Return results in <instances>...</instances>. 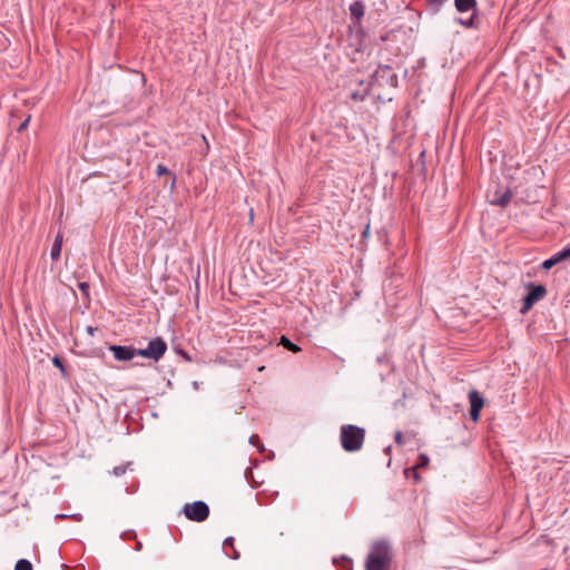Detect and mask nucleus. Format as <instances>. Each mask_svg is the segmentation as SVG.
I'll return each mask as SVG.
<instances>
[{"label":"nucleus","instance_id":"f257e3e1","mask_svg":"<svg viewBox=\"0 0 570 570\" xmlns=\"http://www.w3.org/2000/svg\"><path fill=\"white\" fill-rule=\"evenodd\" d=\"M392 550L385 541L374 542L368 551L365 570H390L392 563Z\"/></svg>","mask_w":570,"mask_h":570},{"label":"nucleus","instance_id":"f03ea898","mask_svg":"<svg viewBox=\"0 0 570 570\" xmlns=\"http://www.w3.org/2000/svg\"><path fill=\"white\" fill-rule=\"evenodd\" d=\"M340 440L342 448L346 452L360 451L365 440V430L353 424L342 425Z\"/></svg>","mask_w":570,"mask_h":570},{"label":"nucleus","instance_id":"7ed1b4c3","mask_svg":"<svg viewBox=\"0 0 570 570\" xmlns=\"http://www.w3.org/2000/svg\"><path fill=\"white\" fill-rule=\"evenodd\" d=\"M184 514L191 521L203 522L209 515V508L203 501H195L193 503L185 504Z\"/></svg>","mask_w":570,"mask_h":570},{"label":"nucleus","instance_id":"20e7f679","mask_svg":"<svg viewBox=\"0 0 570 570\" xmlns=\"http://www.w3.org/2000/svg\"><path fill=\"white\" fill-rule=\"evenodd\" d=\"M166 351H167L166 342L160 337H156L149 342V344L146 348L138 350V355L147 357V358H151L154 361H158L159 358L163 357V355L166 353Z\"/></svg>","mask_w":570,"mask_h":570},{"label":"nucleus","instance_id":"39448f33","mask_svg":"<svg viewBox=\"0 0 570 570\" xmlns=\"http://www.w3.org/2000/svg\"><path fill=\"white\" fill-rule=\"evenodd\" d=\"M528 288L530 291L523 298V305L521 307L522 314L528 313L537 302L541 301L547 295V288L543 285L529 284Z\"/></svg>","mask_w":570,"mask_h":570},{"label":"nucleus","instance_id":"423d86ee","mask_svg":"<svg viewBox=\"0 0 570 570\" xmlns=\"http://www.w3.org/2000/svg\"><path fill=\"white\" fill-rule=\"evenodd\" d=\"M470 401V417L473 422H478L480 419V412L484 405V399L478 391H471L469 393Z\"/></svg>","mask_w":570,"mask_h":570},{"label":"nucleus","instance_id":"0eeeda50","mask_svg":"<svg viewBox=\"0 0 570 570\" xmlns=\"http://www.w3.org/2000/svg\"><path fill=\"white\" fill-rule=\"evenodd\" d=\"M109 350L112 352L117 361L126 362L138 355V350L131 346L110 345Z\"/></svg>","mask_w":570,"mask_h":570},{"label":"nucleus","instance_id":"6e6552de","mask_svg":"<svg viewBox=\"0 0 570 570\" xmlns=\"http://www.w3.org/2000/svg\"><path fill=\"white\" fill-rule=\"evenodd\" d=\"M569 257H570V247L568 246V247H564L561 252L551 256L549 259H546L542 263V268L550 269L553 266H556L557 264H559L560 262L568 259Z\"/></svg>","mask_w":570,"mask_h":570},{"label":"nucleus","instance_id":"1a4fd4ad","mask_svg":"<svg viewBox=\"0 0 570 570\" xmlns=\"http://www.w3.org/2000/svg\"><path fill=\"white\" fill-rule=\"evenodd\" d=\"M62 242H63V236L61 233H58L55 238V242L52 244L51 252H50V257L52 261H58L60 258Z\"/></svg>","mask_w":570,"mask_h":570},{"label":"nucleus","instance_id":"9d476101","mask_svg":"<svg viewBox=\"0 0 570 570\" xmlns=\"http://www.w3.org/2000/svg\"><path fill=\"white\" fill-rule=\"evenodd\" d=\"M455 8L460 12L472 10L476 6V0H454Z\"/></svg>","mask_w":570,"mask_h":570},{"label":"nucleus","instance_id":"9b49d317","mask_svg":"<svg viewBox=\"0 0 570 570\" xmlns=\"http://www.w3.org/2000/svg\"><path fill=\"white\" fill-rule=\"evenodd\" d=\"M350 12L353 18L360 20L364 16V6L362 2L356 1L351 4Z\"/></svg>","mask_w":570,"mask_h":570},{"label":"nucleus","instance_id":"f8f14e48","mask_svg":"<svg viewBox=\"0 0 570 570\" xmlns=\"http://www.w3.org/2000/svg\"><path fill=\"white\" fill-rule=\"evenodd\" d=\"M281 344L286 347L288 351L293 353H297L301 351V347L296 344L292 343L287 337L283 336L281 340Z\"/></svg>","mask_w":570,"mask_h":570},{"label":"nucleus","instance_id":"ddd939ff","mask_svg":"<svg viewBox=\"0 0 570 570\" xmlns=\"http://www.w3.org/2000/svg\"><path fill=\"white\" fill-rule=\"evenodd\" d=\"M429 456L426 454L421 453L417 458L416 464L412 468L413 470L425 468L429 465Z\"/></svg>","mask_w":570,"mask_h":570},{"label":"nucleus","instance_id":"4468645a","mask_svg":"<svg viewBox=\"0 0 570 570\" xmlns=\"http://www.w3.org/2000/svg\"><path fill=\"white\" fill-rule=\"evenodd\" d=\"M14 570H32V564L26 559H20L17 561Z\"/></svg>","mask_w":570,"mask_h":570},{"label":"nucleus","instance_id":"2eb2a0df","mask_svg":"<svg viewBox=\"0 0 570 570\" xmlns=\"http://www.w3.org/2000/svg\"><path fill=\"white\" fill-rule=\"evenodd\" d=\"M511 199V195L510 194H504L498 202L497 204L504 207L509 204Z\"/></svg>","mask_w":570,"mask_h":570},{"label":"nucleus","instance_id":"dca6fc26","mask_svg":"<svg viewBox=\"0 0 570 570\" xmlns=\"http://www.w3.org/2000/svg\"><path fill=\"white\" fill-rule=\"evenodd\" d=\"M156 173H157L158 176H163V175L169 174V170H168V168L165 165L159 164L157 166Z\"/></svg>","mask_w":570,"mask_h":570},{"label":"nucleus","instance_id":"f3484780","mask_svg":"<svg viewBox=\"0 0 570 570\" xmlns=\"http://www.w3.org/2000/svg\"><path fill=\"white\" fill-rule=\"evenodd\" d=\"M367 91L365 90L363 94H360V92H353L351 95L352 99L355 100V101H362L365 96H366Z\"/></svg>","mask_w":570,"mask_h":570},{"label":"nucleus","instance_id":"a211bd4d","mask_svg":"<svg viewBox=\"0 0 570 570\" xmlns=\"http://www.w3.org/2000/svg\"><path fill=\"white\" fill-rule=\"evenodd\" d=\"M53 364L59 367L62 372L65 371L63 364L59 357L53 358Z\"/></svg>","mask_w":570,"mask_h":570},{"label":"nucleus","instance_id":"6ab92c4d","mask_svg":"<svg viewBox=\"0 0 570 570\" xmlns=\"http://www.w3.org/2000/svg\"><path fill=\"white\" fill-rule=\"evenodd\" d=\"M29 120H30V117H28L18 128V131H23L27 127H28V124H29Z\"/></svg>","mask_w":570,"mask_h":570},{"label":"nucleus","instance_id":"aec40b11","mask_svg":"<svg viewBox=\"0 0 570 570\" xmlns=\"http://www.w3.org/2000/svg\"><path fill=\"white\" fill-rule=\"evenodd\" d=\"M362 236H363L364 239L368 238V236H370V224H367L365 226V229L363 230Z\"/></svg>","mask_w":570,"mask_h":570},{"label":"nucleus","instance_id":"412c9836","mask_svg":"<svg viewBox=\"0 0 570 570\" xmlns=\"http://www.w3.org/2000/svg\"><path fill=\"white\" fill-rule=\"evenodd\" d=\"M114 473L116 475H121L122 473H125V468H115Z\"/></svg>","mask_w":570,"mask_h":570},{"label":"nucleus","instance_id":"4be33fe9","mask_svg":"<svg viewBox=\"0 0 570 570\" xmlns=\"http://www.w3.org/2000/svg\"><path fill=\"white\" fill-rule=\"evenodd\" d=\"M395 441H396L397 443H400V444L402 443V433H401V432H396V434H395Z\"/></svg>","mask_w":570,"mask_h":570},{"label":"nucleus","instance_id":"5701e85b","mask_svg":"<svg viewBox=\"0 0 570 570\" xmlns=\"http://www.w3.org/2000/svg\"><path fill=\"white\" fill-rule=\"evenodd\" d=\"M224 543L227 546H232L233 544V538H227Z\"/></svg>","mask_w":570,"mask_h":570},{"label":"nucleus","instance_id":"b1692460","mask_svg":"<svg viewBox=\"0 0 570 570\" xmlns=\"http://www.w3.org/2000/svg\"><path fill=\"white\" fill-rule=\"evenodd\" d=\"M381 70H382V71H387V72H390V71H391V68H390V67H384V68H382Z\"/></svg>","mask_w":570,"mask_h":570},{"label":"nucleus","instance_id":"393cba45","mask_svg":"<svg viewBox=\"0 0 570 570\" xmlns=\"http://www.w3.org/2000/svg\"><path fill=\"white\" fill-rule=\"evenodd\" d=\"M255 439H257V436H256V435H252V438H250V442H252V443H253V442H255Z\"/></svg>","mask_w":570,"mask_h":570},{"label":"nucleus","instance_id":"a878e982","mask_svg":"<svg viewBox=\"0 0 570 570\" xmlns=\"http://www.w3.org/2000/svg\"><path fill=\"white\" fill-rule=\"evenodd\" d=\"M255 439H257V436H256V435H252V438H250V442H252V443H253V442H255Z\"/></svg>","mask_w":570,"mask_h":570},{"label":"nucleus","instance_id":"bb28decb","mask_svg":"<svg viewBox=\"0 0 570 570\" xmlns=\"http://www.w3.org/2000/svg\"><path fill=\"white\" fill-rule=\"evenodd\" d=\"M87 285L86 284H80V287L83 289Z\"/></svg>","mask_w":570,"mask_h":570}]
</instances>
